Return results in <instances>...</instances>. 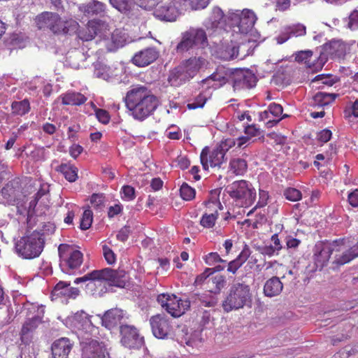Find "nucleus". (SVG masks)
<instances>
[{"instance_id":"1","label":"nucleus","mask_w":358,"mask_h":358,"mask_svg":"<svg viewBox=\"0 0 358 358\" xmlns=\"http://www.w3.org/2000/svg\"><path fill=\"white\" fill-rule=\"evenodd\" d=\"M124 103L134 120L143 121L155 113L160 100L146 85H136L126 93Z\"/></svg>"},{"instance_id":"2","label":"nucleus","mask_w":358,"mask_h":358,"mask_svg":"<svg viewBox=\"0 0 358 358\" xmlns=\"http://www.w3.org/2000/svg\"><path fill=\"white\" fill-rule=\"evenodd\" d=\"M45 245L43 234L34 231L22 236L15 245L16 253L25 259H32L39 257Z\"/></svg>"},{"instance_id":"3","label":"nucleus","mask_w":358,"mask_h":358,"mask_svg":"<svg viewBox=\"0 0 358 358\" xmlns=\"http://www.w3.org/2000/svg\"><path fill=\"white\" fill-rule=\"evenodd\" d=\"M205 64L206 59L201 57H193L184 60L170 72L169 80L177 83L189 80L199 72Z\"/></svg>"},{"instance_id":"4","label":"nucleus","mask_w":358,"mask_h":358,"mask_svg":"<svg viewBox=\"0 0 358 358\" xmlns=\"http://www.w3.org/2000/svg\"><path fill=\"white\" fill-rule=\"evenodd\" d=\"M251 300L250 287L244 283L234 284L222 301V308L227 313L244 307Z\"/></svg>"},{"instance_id":"5","label":"nucleus","mask_w":358,"mask_h":358,"mask_svg":"<svg viewBox=\"0 0 358 358\" xmlns=\"http://www.w3.org/2000/svg\"><path fill=\"white\" fill-rule=\"evenodd\" d=\"M225 191L234 199L236 206L240 207L250 206L255 201L256 192L246 180H237L228 185Z\"/></svg>"},{"instance_id":"6","label":"nucleus","mask_w":358,"mask_h":358,"mask_svg":"<svg viewBox=\"0 0 358 358\" xmlns=\"http://www.w3.org/2000/svg\"><path fill=\"white\" fill-rule=\"evenodd\" d=\"M345 239H338L332 243L318 242L313 249V260L317 268H322L329 262L334 251L339 252V247L345 244Z\"/></svg>"},{"instance_id":"7","label":"nucleus","mask_w":358,"mask_h":358,"mask_svg":"<svg viewBox=\"0 0 358 358\" xmlns=\"http://www.w3.org/2000/svg\"><path fill=\"white\" fill-rule=\"evenodd\" d=\"M157 301L174 317L181 316L190 306L189 300H182L174 294H161L157 296Z\"/></svg>"},{"instance_id":"8","label":"nucleus","mask_w":358,"mask_h":358,"mask_svg":"<svg viewBox=\"0 0 358 358\" xmlns=\"http://www.w3.org/2000/svg\"><path fill=\"white\" fill-rule=\"evenodd\" d=\"M207 43V36L204 30L190 29L182 33V39L176 46V51L182 53L197 45L203 48Z\"/></svg>"},{"instance_id":"9","label":"nucleus","mask_w":358,"mask_h":358,"mask_svg":"<svg viewBox=\"0 0 358 358\" xmlns=\"http://www.w3.org/2000/svg\"><path fill=\"white\" fill-rule=\"evenodd\" d=\"M120 337V343L128 349H140L145 343L144 337L134 325L121 324Z\"/></svg>"},{"instance_id":"10","label":"nucleus","mask_w":358,"mask_h":358,"mask_svg":"<svg viewBox=\"0 0 358 358\" xmlns=\"http://www.w3.org/2000/svg\"><path fill=\"white\" fill-rule=\"evenodd\" d=\"M115 27L114 24H108L105 27L106 29H102L103 34L101 35V38L110 41V44H106L108 50L110 52L123 46L129 37L124 28Z\"/></svg>"},{"instance_id":"11","label":"nucleus","mask_w":358,"mask_h":358,"mask_svg":"<svg viewBox=\"0 0 358 358\" xmlns=\"http://www.w3.org/2000/svg\"><path fill=\"white\" fill-rule=\"evenodd\" d=\"M98 280L106 282L110 287H124L129 280L127 273L123 269L105 268L97 270Z\"/></svg>"},{"instance_id":"12","label":"nucleus","mask_w":358,"mask_h":358,"mask_svg":"<svg viewBox=\"0 0 358 358\" xmlns=\"http://www.w3.org/2000/svg\"><path fill=\"white\" fill-rule=\"evenodd\" d=\"M81 358H109L105 343L96 339L85 338L80 342Z\"/></svg>"},{"instance_id":"13","label":"nucleus","mask_w":358,"mask_h":358,"mask_svg":"<svg viewBox=\"0 0 358 358\" xmlns=\"http://www.w3.org/2000/svg\"><path fill=\"white\" fill-rule=\"evenodd\" d=\"M346 52L345 44L340 40H332L321 47L320 55L317 59L319 66H322L328 58L340 59L345 56Z\"/></svg>"},{"instance_id":"14","label":"nucleus","mask_w":358,"mask_h":358,"mask_svg":"<svg viewBox=\"0 0 358 358\" xmlns=\"http://www.w3.org/2000/svg\"><path fill=\"white\" fill-rule=\"evenodd\" d=\"M225 153L217 145L212 150L208 146L203 148L200 154L201 164L204 170H208L209 166L212 168H220L226 163Z\"/></svg>"},{"instance_id":"15","label":"nucleus","mask_w":358,"mask_h":358,"mask_svg":"<svg viewBox=\"0 0 358 358\" xmlns=\"http://www.w3.org/2000/svg\"><path fill=\"white\" fill-rule=\"evenodd\" d=\"M72 33H76L78 38L83 41H90L96 36L101 38L103 34L102 29L108 24H71Z\"/></svg>"},{"instance_id":"16","label":"nucleus","mask_w":358,"mask_h":358,"mask_svg":"<svg viewBox=\"0 0 358 358\" xmlns=\"http://www.w3.org/2000/svg\"><path fill=\"white\" fill-rule=\"evenodd\" d=\"M80 12L88 17L92 18L87 22H103L99 18L103 17L106 13V5L98 0H90L86 3L78 6Z\"/></svg>"},{"instance_id":"17","label":"nucleus","mask_w":358,"mask_h":358,"mask_svg":"<svg viewBox=\"0 0 358 358\" xmlns=\"http://www.w3.org/2000/svg\"><path fill=\"white\" fill-rule=\"evenodd\" d=\"M28 310L31 312L37 310V314L27 319L23 324L20 336L22 341L28 338L30 335L37 329L38 326L42 322V318L45 312L44 306H36L31 304Z\"/></svg>"},{"instance_id":"18","label":"nucleus","mask_w":358,"mask_h":358,"mask_svg":"<svg viewBox=\"0 0 358 358\" xmlns=\"http://www.w3.org/2000/svg\"><path fill=\"white\" fill-rule=\"evenodd\" d=\"M255 24H229V29L233 33L237 34L240 38L248 42L261 43L265 37L254 27Z\"/></svg>"},{"instance_id":"19","label":"nucleus","mask_w":358,"mask_h":358,"mask_svg":"<svg viewBox=\"0 0 358 358\" xmlns=\"http://www.w3.org/2000/svg\"><path fill=\"white\" fill-rule=\"evenodd\" d=\"M110 5L126 15L131 20L140 19L141 9L134 4L133 0H109Z\"/></svg>"},{"instance_id":"20","label":"nucleus","mask_w":358,"mask_h":358,"mask_svg":"<svg viewBox=\"0 0 358 358\" xmlns=\"http://www.w3.org/2000/svg\"><path fill=\"white\" fill-rule=\"evenodd\" d=\"M159 57V51L155 47H148L136 52L131 62L136 66L145 67L156 61Z\"/></svg>"},{"instance_id":"21","label":"nucleus","mask_w":358,"mask_h":358,"mask_svg":"<svg viewBox=\"0 0 358 358\" xmlns=\"http://www.w3.org/2000/svg\"><path fill=\"white\" fill-rule=\"evenodd\" d=\"M150 323L154 336L158 338H166L172 331L170 322L164 316L157 315L151 317Z\"/></svg>"},{"instance_id":"22","label":"nucleus","mask_w":358,"mask_h":358,"mask_svg":"<svg viewBox=\"0 0 358 358\" xmlns=\"http://www.w3.org/2000/svg\"><path fill=\"white\" fill-rule=\"evenodd\" d=\"M206 210L202 215L200 224L204 228H212L215 226L218 217V211L222 208L218 201H208L205 203Z\"/></svg>"},{"instance_id":"23","label":"nucleus","mask_w":358,"mask_h":358,"mask_svg":"<svg viewBox=\"0 0 358 358\" xmlns=\"http://www.w3.org/2000/svg\"><path fill=\"white\" fill-rule=\"evenodd\" d=\"M58 251L61 258L64 257V254L69 255L65 262L71 269L78 268L83 263V253L78 250H73L69 245L61 244L59 246Z\"/></svg>"},{"instance_id":"24","label":"nucleus","mask_w":358,"mask_h":358,"mask_svg":"<svg viewBox=\"0 0 358 358\" xmlns=\"http://www.w3.org/2000/svg\"><path fill=\"white\" fill-rule=\"evenodd\" d=\"M283 108L280 104L271 103L268 109L259 114L260 120L265 121L269 117V115L272 114L273 120H269L265 122L267 128H272L277 125L284 117H287V115H282Z\"/></svg>"},{"instance_id":"25","label":"nucleus","mask_w":358,"mask_h":358,"mask_svg":"<svg viewBox=\"0 0 358 358\" xmlns=\"http://www.w3.org/2000/svg\"><path fill=\"white\" fill-rule=\"evenodd\" d=\"M180 0H172V2L169 5L160 6L157 8L154 15L156 17L162 21L166 22H174L177 20V17L181 14V12L178 8L176 6V3H179Z\"/></svg>"},{"instance_id":"26","label":"nucleus","mask_w":358,"mask_h":358,"mask_svg":"<svg viewBox=\"0 0 358 358\" xmlns=\"http://www.w3.org/2000/svg\"><path fill=\"white\" fill-rule=\"evenodd\" d=\"M229 21L233 22H256L257 17L252 10L245 8L240 10H229L227 15Z\"/></svg>"},{"instance_id":"27","label":"nucleus","mask_w":358,"mask_h":358,"mask_svg":"<svg viewBox=\"0 0 358 358\" xmlns=\"http://www.w3.org/2000/svg\"><path fill=\"white\" fill-rule=\"evenodd\" d=\"M73 348V344L67 338L56 340L52 345V358H68Z\"/></svg>"},{"instance_id":"28","label":"nucleus","mask_w":358,"mask_h":358,"mask_svg":"<svg viewBox=\"0 0 358 358\" xmlns=\"http://www.w3.org/2000/svg\"><path fill=\"white\" fill-rule=\"evenodd\" d=\"M78 288L70 286V282L59 281L51 292L52 298H76L79 294Z\"/></svg>"},{"instance_id":"29","label":"nucleus","mask_w":358,"mask_h":358,"mask_svg":"<svg viewBox=\"0 0 358 358\" xmlns=\"http://www.w3.org/2000/svg\"><path fill=\"white\" fill-rule=\"evenodd\" d=\"M124 317L122 310L119 308L110 309L106 312L102 317L103 325L108 329H111L118 324Z\"/></svg>"},{"instance_id":"30","label":"nucleus","mask_w":358,"mask_h":358,"mask_svg":"<svg viewBox=\"0 0 358 358\" xmlns=\"http://www.w3.org/2000/svg\"><path fill=\"white\" fill-rule=\"evenodd\" d=\"M62 104L64 106H79L84 104L87 98L80 92L75 91H68L62 94L59 98Z\"/></svg>"},{"instance_id":"31","label":"nucleus","mask_w":358,"mask_h":358,"mask_svg":"<svg viewBox=\"0 0 358 358\" xmlns=\"http://www.w3.org/2000/svg\"><path fill=\"white\" fill-rule=\"evenodd\" d=\"M234 77V85L237 87L251 88L257 83L255 76L248 71H237Z\"/></svg>"},{"instance_id":"32","label":"nucleus","mask_w":358,"mask_h":358,"mask_svg":"<svg viewBox=\"0 0 358 358\" xmlns=\"http://www.w3.org/2000/svg\"><path fill=\"white\" fill-rule=\"evenodd\" d=\"M283 289V285L280 278L273 276L266 281L264 286V293L266 296H278Z\"/></svg>"},{"instance_id":"33","label":"nucleus","mask_w":358,"mask_h":358,"mask_svg":"<svg viewBox=\"0 0 358 358\" xmlns=\"http://www.w3.org/2000/svg\"><path fill=\"white\" fill-rule=\"evenodd\" d=\"M337 94L319 92L315 94L310 102L314 107H324L334 101Z\"/></svg>"},{"instance_id":"34","label":"nucleus","mask_w":358,"mask_h":358,"mask_svg":"<svg viewBox=\"0 0 358 358\" xmlns=\"http://www.w3.org/2000/svg\"><path fill=\"white\" fill-rule=\"evenodd\" d=\"M289 29L288 32L282 33L277 37V41L279 44L286 42L291 37L301 36L306 34V27L303 24H294L292 27H289Z\"/></svg>"},{"instance_id":"35","label":"nucleus","mask_w":358,"mask_h":358,"mask_svg":"<svg viewBox=\"0 0 358 358\" xmlns=\"http://www.w3.org/2000/svg\"><path fill=\"white\" fill-rule=\"evenodd\" d=\"M57 171L60 172L65 179L70 182H73L78 179V170L76 166L71 163L61 164Z\"/></svg>"},{"instance_id":"36","label":"nucleus","mask_w":358,"mask_h":358,"mask_svg":"<svg viewBox=\"0 0 358 358\" xmlns=\"http://www.w3.org/2000/svg\"><path fill=\"white\" fill-rule=\"evenodd\" d=\"M313 52L311 50L299 51L296 54L295 60L298 62L304 63L308 68L321 67L319 66V61L315 64V59H313Z\"/></svg>"},{"instance_id":"37","label":"nucleus","mask_w":358,"mask_h":358,"mask_svg":"<svg viewBox=\"0 0 358 358\" xmlns=\"http://www.w3.org/2000/svg\"><path fill=\"white\" fill-rule=\"evenodd\" d=\"M229 169L235 175L242 176L248 169L247 162L242 158H234L229 162Z\"/></svg>"},{"instance_id":"38","label":"nucleus","mask_w":358,"mask_h":358,"mask_svg":"<svg viewBox=\"0 0 358 358\" xmlns=\"http://www.w3.org/2000/svg\"><path fill=\"white\" fill-rule=\"evenodd\" d=\"M30 109V103L27 99L20 101H15L11 103V111L14 115L23 116L28 113Z\"/></svg>"},{"instance_id":"39","label":"nucleus","mask_w":358,"mask_h":358,"mask_svg":"<svg viewBox=\"0 0 358 358\" xmlns=\"http://www.w3.org/2000/svg\"><path fill=\"white\" fill-rule=\"evenodd\" d=\"M226 78L222 74L215 72L208 78L201 80V83L206 85L207 87L217 88L225 83Z\"/></svg>"},{"instance_id":"40","label":"nucleus","mask_w":358,"mask_h":358,"mask_svg":"<svg viewBox=\"0 0 358 358\" xmlns=\"http://www.w3.org/2000/svg\"><path fill=\"white\" fill-rule=\"evenodd\" d=\"M209 292L214 294H219L226 285L225 278L222 275H215L208 280Z\"/></svg>"},{"instance_id":"41","label":"nucleus","mask_w":358,"mask_h":358,"mask_svg":"<svg viewBox=\"0 0 358 358\" xmlns=\"http://www.w3.org/2000/svg\"><path fill=\"white\" fill-rule=\"evenodd\" d=\"M358 257V241L357 243L352 246L348 250L344 252L339 258L336 259L338 264L343 265L352 261Z\"/></svg>"},{"instance_id":"42","label":"nucleus","mask_w":358,"mask_h":358,"mask_svg":"<svg viewBox=\"0 0 358 358\" xmlns=\"http://www.w3.org/2000/svg\"><path fill=\"white\" fill-rule=\"evenodd\" d=\"M209 98L210 96L208 94L206 91L201 92L191 101V102L187 103V108L189 110L201 108L204 106Z\"/></svg>"},{"instance_id":"43","label":"nucleus","mask_w":358,"mask_h":358,"mask_svg":"<svg viewBox=\"0 0 358 358\" xmlns=\"http://www.w3.org/2000/svg\"><path fill=\"white\" fill-rule=\"evenodd\" d=\"M61 17L58 13L44 11L38 15L36 18V22H58Z\"/></svg>"},{"instance_id":"44","label":"nucleus","mask_w":358,"mask_h":358,"mask_svg":"<svg viewBox=\"0 0 358 358\" xmlns=\"http://www.w3.org/2000/svg\"><path fill=\"white\" fill-rule=\"evenodd\" d=\"M49 29L52 31L55 35H71L72 34V25L68 24H50Z\"/></svg>"},{"instance_id":"45","label":"nucleus","mask_w":358,"mask_h":358,"mask_svg":"<svg viewBox=\"0 0 358 358\" xmlns=\"http://www.w3.org/2000/svg\"><path fill=\"white\" fill-rule=\"evenodd\" d=\"M180 196L185 201H191L195 197L196 192L187 183L183 182L180 188Z\"/></svg>"},{"instance_id":"46","label":"nucleus","mask_w":358,"mask_h":358,"mask_svg":"<svg viewBox=\"0 0 358 358\" xmlns=\"http://www.w3.org/2000/svg\"><path fill=\"white\" fill-rule=\"evenodd\" d=\"M93 214L90 210H85L80 222V228L82 230L88 229L92 223Z\"/></svg>"},{"instance_id":"47","label":"nucleus","mask_w":358,"mask_h":358,"mask_svg":"<svg viewBox=\"0 0 358 358\" xmlns=\"http://www.w3.org/2000/svg\"><path fill=\"white\" fill-rule=\"evenodd\" d=\"M90 203L96 210H101L104 206L105 196L103 193H94L90 197Z\"/></svg>"},{"instance_id":"48","label":"nucleus","mask_w":358,"mask_h":358,"mask_svg":"<svg viewBox=\"0 0 358 358\" xmlns=\"http://www.w3.org/2000/svg\"><path fill=\"white\" fill-rule=\"evenodd\" d=\"M285 197L291 201H297L301 199L302 194L301 191L296 188L289 187L284 191Z\"/></svg>"},{"instance_id":"49","label":"nucleus","mask_w":358,"mask_h":358,"mask_svg":"<svg viewBox=\"0 0 358 358\" xmlns=\"http://www.w3.org/2000/svg\"><path fill=\"white\" fill-rule=\"evenodd\" d=\"M139 9L152 10L159 3V0H133Z\"/></svg>"},{"instance_id":"50","label":"nucleus","mask_w":358,"mask_h":358,"mask_svg":"<svg viewBox=\"0 0 358 358\" xmlns=\"http://www.w3.org/2000/svg\"><path fill=\"white\" fill-rule=\"evenodd\" d=\"M103 255L105 260L109 265H112L116 262V255L113 250L106 245H102Z\"/></svg>"},{"instance_id":"51","label":"nucleus","mask_w":358,"mask_h":358,"mask_svg":"<svg viewBox=\"0 0 358 358\" xmlns=\"http://www.w3.org/2000/svg\"><path fill=\"white\" fill-rule=\"evenodd\" d=\"M176 1V0H174ZM185 2H189L192 10H201L208 6L210 0H182Z\"/></svg>"},{"instance_id":"52","label":"nucleus","mask_w":358,"mask_h":358,"mask_svg":"<svg viewBox=\"0 0 358 358\" xmlns=\"http://www.w3.org/2000/svg\"><path fill=\"white\" fill-rule=\"evenodd\" d=\"M205 263L208 266H214L217 263L225 262L217 252H210L203 258Z\"/></svg>"},{"instance_id":"53","label":"nucleus","mask_w":358,"mask_h":358,"mask_svg":"<svg viewBox=\"0 0 358 358\" xmlns=\"http://www.w3.org/2000/svg\"><path fill=\"white\" fill-rule=\"evenodd\" d=\"M122 198L127 201H132L135 199V189L130 185H124L122 187Z\"/></svg>"},{"instance_id":"54","label":"nucleus","mask_w":358,"mask_h":358,"mask_svg":"<svg viewBox=\"0 0 358 358\" xmlns=\"http://www.w3.org/2000/svg\"><path fill=\"white\" fill-rule=\"evenodd\" d=\"M344 117L346 119L350 118L352 116L358 117V99H356L349 108H345L344 111Z\"/></svg>"},{"instance_id":"55","label":"nucleus","mask_w":358,"mask_h":358,"mask_svg":"<svg viewBox=\"0 0 358 358\" xmlns=\"http://www.w3.org/2000/svg\"><path fill=\"white\" fill-rule=\"evenodd\" d=\"M224 14L223 10L218 6H215L210 17V22H220L224 18Z\"/></svg>"},{"instance_id":"56","label":"nucleus","mask_w":358,"mask_h":358,"mask_svg":"<svg viewBox=\"0 0 358 358\" xmlns=\"http://www.w3.org/2000/svg\"><path fill=\"white\" fill-rule=\"evenodd\" d=\"M87 280H98L97 270H94L81 278H76L74 282L76 284H79L80 282H86Z\"/></svg>"},{"instance_id":"57","label":"nucleus","mask_w":358,"mask_h":358,"mask_svg":"<svg viewBox=\"0 0 358 358\" xmlns=\"http://www.w3.org/2000/svg\"><path fill=\"white\" fill-rule=\"evenodd\" d=\"M96 117L98 120L102 124H108L110 121V115L109 113L103 109H96Z\"/></svg>"},{"instance_id":"58","label":"nucleus","mask_w":358,"mask_h":358,"mask_svg":"<svg viewBox=\"0 0 358 358\" xmlns=\"http://www.w3.org/2000/svg\"><path fill=\"white\" fill-rule=\"evenodd\" d=\"M245 134L251 138L252 137L259 136L262 134V131L255 124L248 125L245 127Z\"/></svg>"},{"instance_id":"59","label":"nucleus","mask_w":358,"mask_h":358,"mask_svg":"<svg viewBox=\"0 0 358 358\" xmlns=\"http://www.w3.org/2000/svg\"><path fill=\"white\" fill-rule=\"evenodd\" d=\"M236 145V140L234 138H227L222 141L217 146L226 154L227 152L232 147Z\"/></svg>"},{"instance_id":"60","label":"nucleus","mask_w":358,"mask_h":358,"mask_svg":"<svg viewBox=\"0 0 358 358\" xmlns=\"http://www.w3.org/2000/svg\"><path fill=\"white\" fill-rule=\"evenodd\" d=\"M331 136L332 133L331 130L324 129L317 133V139L318 140V141L322 143H325L331 139Z\"/></svg>"},{"instance_id":"61","label":"nucleus","mask_w":358,"mask_h":358,"mask_svg":"<svg viewBox=\"0 0 358 358\" xmlns=\"http://www.w3.org/2000/svg\"><path fill=\"white\" fill-rule=\"evenodd\" d=\"M250 255H251V251H250V248L247 245H245L242 251L238 255V257L236 258V259L237 261H238L239 262H241V264L243 265L248 260V259L249 258Z\"/></svg>"},{"instance_id":"62","label":"nucleus","mask_w":358,"mask_h":358,"mask_svg":"<svg viewBox=\"0 0 358 358\" xmlns=\"http://www.w3.org/2000/svg\"><path fill=\"white\" fill-rule=\"evenodd\" d=\"M123 210V206L122 204L116 203L114 206H111L108 208V217L109 218H113L115 216L120 214Z\"/></svg>"},{"instance_id":"63","label":"nucleus","mask_w":358,"mask_h":358,"mask_svg":"<svg viewBox=\"0 0 358 358\" xmlns=\"http://www.w3.org/2000/svg\"><path fill=\"white\" fill-rule=\"evenodd\" d=\"M259 199L255 208H262L267 204L268 199V193L265 190L259 189Z\"/></svg>"},{"instance_id":"64","label":"nucleus","mask_w":358,"mask_h":358,"mask_svg":"<svg viewBox=\"0 0 358 358\" xmlns=\"http://www.w3.org/2000/svg\"><path fill=\"white\" fill-rule=\"evenodd\" d=\"M348 200L351 206L354 208L358 207V189L349 193Z\"/></svg>"}]
</instances>
